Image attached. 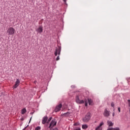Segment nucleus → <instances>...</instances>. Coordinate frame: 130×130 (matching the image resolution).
Masks as SVG:
<instances>
[{"label":"nucleus","instance_id":"25","mask_svg":"<svg viewBox=\"0 0 130 130\" xmlns=\"http://www.w3.org/2000/svg\"><path fill=\"white\" fill-rule=\"evenodd\" d=\"M113 128L112 127H109L107 130H113Z\"/></svg>","mask_w":130,"mask_h":130},{"label":"nucleus","instance_id":"30","mask_svg":"<svg viewBox=\"0 0 130 130\" xmlns=\"http://www.w3.org/2000/svg\"><path fill=\"white\" fill-rule=\"evenodd\" d=\"M63 1L64 2V3H67V0H63Z\"/></svg>","mask_w":130,"mask_h":130},{"label":"nucleus","instance_id":"3","mask_svg":"<svg viewBox=\"0 0 130 130\" xmlns=\"http://www.w3.org/2000/svg\"><path fill=\"white\" fill-rule=\"evenodd\" d=\"M15 30L13 27H9L8 28L7 33L8 35H14L15 34Z\"/></svg>","mask_w":130,"mask_h":130},{"label":"nucleus","instance_id":"12","mask_svg":"<svg viewBox=\"0 0 130 130\" xmlns=\"http://www.w3.org/2000/svg\"><path fill=\"white\" fill-rule=\"evenodd\" d=\"M107 123H108V125L109 127H110V126H113V123L111 121H108Z\"/></svg>","mask_w":130,"mask_h":130},{"label":"nucleus","instance_id":"29","mask_svg":"<svg viewBox=\"0 0 130 130\" xmlns=\"http://www.w3.org/2000/svg\"><path fill=\"white\" fill-rule=\"evenodd\" d=\"M71 88H75V86L74 85L71 86Z\"/></svg>","mask_w":130,"mask_h":130},{"label":"nucleus","instance_id":"11","mask_svg":"<svg viewBox=\"0 0 130 130\" xmlns=\"http://www.w3.org/2000/svg\"><path fill=\"white\" fill-rule=\"evenodd\" d=\"M104 124V122H101L100 123V125L95 128V130H102V127H101L102 125Z\"/></svg>","mask_w":130,"mask_h":130},{"label":"nucleus","instance_id":"17","mask_svg":"<svg viewBox=\"0 0 130 130\" xmlns=\"http://www.w3.org/2000/svg\"><path fill=\"white\" fill-rule=\"evenodd\" d=\"M41 129V127L40 126H38L37 127L35 128V130H40Z\"/></svg>","mask_w":130,"mask_h":130},{"label":"nucleus","instance_id":"23","mask_svg":"<svg viewBox=\"0 0 130 130\" xmlns=\"http://www.w3.org/2000/svg\"><path fill=\"white\" fill-rule=\"evenodd\" d=\"M127 102H128V106L130 107V100H128Z\"/></svg>","mask_w":130,"mask_h":130},{"label":"nucleus","instance_id":"21","mask_svg":"<svg viewBox=\"0 0 130 130\" xmlns=\"http://www.w3.org/2000/svg\"><path fill=\"white\" fill-rule=\"evenodd\" d=\"M51 119H52V117H50V118H49V119H48V121H47V123H48V122H49Z\"/></svg>","mask_w":130,"mask_h":130},{"label":"nucleus","instance_id":"16","mask_svg":"<svg viewBox=\"0 0 130 130\" xmlns=\"http://www.w3.org/2000/svg\"><path fill=\"white\" fill-rule=\"evenodd\" d=\"M63 115L64 116L68 117V116H69V115H70V112H67V113H64V114H63Z\"/></svg>","mask_w":130,"mask_h":130},{"label":"nucleus","instance_id":"20","mask_svg":"<svg viewBox=\"0 0 130 130\" xmlns=\"http://www.w3.org/2000/svg\"><path fill=\"white\" fill-rule=\"evenodd\" d=\"M49 128H50V130H58L57 128L55 127L54 128H53V127H49Z\"/></svg>","mask_w":130,"mask_h":130},{"label":"nucleus","instance_id":"31","mask_svg":"<svg viewBox=\"0 0 130 130\" xmlns=\"http://www.w3.org/2000/svg\"><path fill=\"white\" fill-rule=\"evenodd\" d=\"M32 118H30V120H29V121H31V119Z\"/></svg>","mask_w":130,"mask_h":130},{"label":"nucleus","instance_id":"4","mask_svg":"<svg viewBox=\"0 0 130 130\" xmlns=\"http://www.w3.org/2000/svg\"><path fill=\"white\" fill-rule=\"evenodd\" d=\"M76 102L77 103V104H83V103H84V100H81L80 99V97L78 95L76 96Z\"/></svg>","mask_w":130,"mask_h":130},{"label":"nucleus","instance_id":"14","mask_svg":"<svg viewBox=\"0 0 130 130\" xmlns=\"http://www.w3.org/2000/svg\"><path fill=\"white\" fill-rule=\"evenodd\" d=\"M88 101L89 105H92L93 104V101L92 100L88 99Z\"/></svg>","mask_w":130,"mask_h":130},{"label":"nucleus","instance_id":"1","mask_svg":"<svg viewBox=\"0 0 130 130\" xmlns=\"http://www.w3.org/2000/svg\"><path fill=\"white\" fill-rule=\"evenodd\" d=\"M61 51V48L60 47H57L56 48L54 55L55 56H57L56 60H59V55H60V51Z\"/></svg>","mask_w":130,"mask_h":130},{"label":"nucleus","instance_id":"6","mask_svg":"<svg viewBox=\"0 0 130 130\" xmlns=\"http://www.w3.org/2000/svg\"><path fill=\"white\" fill-rule=\"evenodd\" d=\"M20 80L17 79H16V81L15 82V83L14 84V85L13 86V89H17V88H18V87H19V85H20Z\"/></svg>","mask_w":130,"mask_h":130},{"label":"nucleus","instance_id":"19","mask_svg":"<svg viewBox=\"0 0 130 130\" xmlns=\"http://www.w3.org/2000/svg\"><path fill=\"white\" fill-rule=\"evenodd\" d=\"M73 130H81V128L80 127H75Z\"/></svg>","mask_w":130,"mask_h":130},{"label":"nucleus","instance_id":"24","mask_svg":"<svg viewBox=\"0 0 130 130\" xmlns=\"http://www.w3.org/2000/svg\"><path fill=\"white\" fill-rule=\"evenodd\" d=\"M111 106L112 107H114V103L112 102L111 104Z\"/></svg>","mask_w":130,"mask_h":130},{"label":"nucleus","instance_id":"8","mask_svg":"<svg viewBox=\"0 0 130 130\" xmlns=\"http://www.w3.org/2000/svg\"><path fill=\"white\" fill-rule=\"evenodd\" d=\"M36 31L38 33H40V34L42 33V32H43V27H42V26H40L39 28L36 29Z\"/></svg>","mask_w":130,"mask_h":130},{"label":"nucleus","instance_id":"5","mask_svg":"<svg viewBox=\"0 0 130 130\" xmlns=\"http://www.w3.org/2000/svg\"><path fill=\"white\" fill-rule=\"evenodd\" d=\"M57 122H56V120H55V119H53L51 121L49 127H53V126H55V125H56Z\"/></svg>","mask_w":130,"mask_h":130},{"label":"nucleus","instance_id":"28","mask_svg":"<svg viewBox=\"0 0 130 130\" xmlns=\"http://www.w3.org/2000/svg\"><path fill=\"white\" fill-rule=\"evenodd\" d=\"M112 115H113V117H114V115H115V113H114V112H113V114H112Z\"/></svg>","mask_w":130,"mask_h":130},{"label":"nucleus","instance_id":"15","mask_svg":"<svg viewBox=\"0 0 130 130\" xmlns=\"http://www.w3.org/2000/svg\"><path fill=\"white\" fill-rule=\"evenodd\" d=\"M26 111H27V110H26V108H23L21 110V114H25V113H26Z\"/></svg>","mask_w":130,"mask_h":130},{"label":"nucleus","instance_id":"18","mask_svg":"<svg viewBox=\"0 0 130 130\" xmlns=\"http://www.w3.org/2000/svg\"><path fill=\"white\" fill-rule=\"evenodd\" d=\"M84 102H85V106H88V101L87 100H85V101H84Z\"/></svg>","mask_w":130,"mask_h":130},{"label":"nucleus","instance_id":"26","mask_svg":"<svg viewBox=\"0 0 130 130\" xmlns=\"http://www.w3.org/2000/svg\"><path fill=\"white\" fill-rule=\"evenodd\" d=\"M79 123H75L74 124V126H76V125H79Z\"/></svg>","mask_w":130,"mask_h":130},{"label":"nucleus","instance_id":"13","mask_svg":"<svg viewBox=\"0 0 130 130\" xmlns=\"http://www.w3.org/2000/svg\"><path fill=\"white\" fill-rule=\"evenodd\" d=\"M82 128L83 129H86V128H88V125L87 124L82 125Z\"/></svg>","mask_w":130,"mask_h":130},{"label":"nucleus","instance_id":"9","mask_svg":"<svg viewBox=\"0 0 130 130\" xmlns=\"http://www.w3.org/2000/svg\"><path fill=\"white\" fill-rule=\"evenodd\" d=\"M47 120H48V117L47 116H44L42 119V123L45 124L47 122Z\"/></svg>","mask_w":130,"mask_h":130},{"label":"nucleus","instance_id":"27","mask_svg":"<svg viewBox=\"0 0 130 130\" xmlns=\"http://www.w3.org/2000/svg\"><path fill=\"white\" fill-rule=\"evenodd\" d=\"M120 110H121L120 107L118 108V111L119 112H120Z\"/></svg>","mask_w":130,"mask_h":130},{"label":"nucleus","instance_id":"10","mask_svg":"<svg viewBox=\"0 0 130 130\" xmlns=\"http://www.w3.org/2000/svg\"><path fill=\"white\" fill-rule=\"evenodd\" d=\"M104 115L105 116V117H108V116L110 115L109 111L107 110V109H105V111L104 112Z\"/></svg>","mask_w":130,"mask_h":130},{"label":"nucleus","instance_id":"2","mask_svg":"<svg viewBox=\"0 0 130 130\" xmlns=\"http://www.w3.org/2000/svg\"><path fill=\"white\" fill-rule=\"evenodd\" d=\"M90 119H91V113L88 112L86 114L85 117L83 118L82 120L83 122H88Z\"/></svg>","mask_w":130,"mask_h":130},{"label":"nucleus","instance_id":"22","mask_svg":"<svg viewBox=\"0 0 130 130\" xmlns=\"http://www.w3.org/2000/svg\"><path fill=\"white\" fill-rule=\"evenodd\" d=\"M113 129H114V130H120L119 127L113 128Z\"/></svg>","mask_w":130,"mask_h":130},{"label":"nucleus","instance_id":"7","mask_svg":"<svg viewBox=\"0 0 130 130\" xmlns=\"http://www.w3.org/2000/svg\"><path fill=\"white\" fill-rule=\"evenodd\" d=\"M61 107H62V105L61 104H60L58 105H57L55 108V112H58L61 109Z\"/></svg>","mask_w":130,"mask_h":130}]
</instances>
